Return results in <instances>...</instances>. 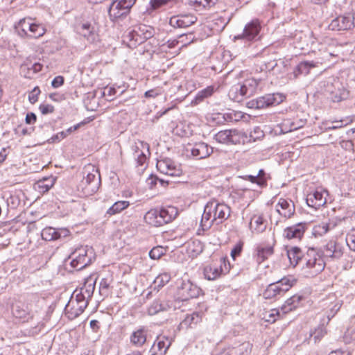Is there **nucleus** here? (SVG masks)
<instances>
[{
    "mask_svg": "<svg viewBox=\"0 0 355 355\" xmlns=\"http://www.w3.org/2000/svg\"><path fill=\"white\" fill-rule=\"evenodd\" d=\"M341 307V304L338 302H334L331 303L329 306L328 309L326 311L327 323L330 321V320L334 317L336 313L339 311Z\"/></svg>",
    "mask_w": 355,
    "mask_h": 355,
    "instance_id": "51",
    "label": "nucleus"
},
{
    "mask_svg": "<svg viewBox=\"0 0 355 355\" xmlns=\"http://www.w3.org/2000/svg\"><path fill=\"white\" fill-rule=\"evenodd\" d=\"M182 172L181 168L175 164L173 168L170 169L168 173L164 174L171 177H179L182 175Z\"/></svg>",
    "mask_w": 355,
    "mask_h": 355,
    "instance_id": "63",
    "label": "nucleus"
},
{
    "mask_svg": "<svg viewBox=\"0 0 355 355\" xmlns=\"http://www.w3.org/2000/svg\"><path fill=\"white\" fill-rule=\"evenodd\" d=\"M331 98L334 102H340L348 96V92L344 87H338V90L331 92Z\"/></svg>",
    "mask_w": 355,
    "mask_h": 355,
    "instance_id": "49",
    "label": "nucleus"
},
{
    "mask_svg": "<svg viewBox=\"0 0 355 355\" xmlns=\"http://www.w3.org/2000/svg\"><path fill=\"white\" fill-rule=\"evenodd\" d=\"M214 119H218L219 122H237L244 117V114L241 111L229 110L224 114L217 113L215 114Z\"/></svg>",
    "mask_w": 355,
    "mask_h": 355,
    "instance_id": "24",
    "label": "nucleus"
},
{
    "mask_svg": "<svg viewBox=\"0 0 355 355\" xmlns=\"http://www.w3.org/2000/svg\"><path fill=\"white\" fill-rule=\"evenodd\" d=\"M231 214L230 207L217 200L208 202L204 208L200 227L202 230H209L214 224L219 225L226 220Z\"/></svg>",
    "mask_w": 355,
    "mask_h": 355,
    "instance_id": "2",
    "label": "nucleus"
},
{
    "mask_svg": "<svg viewBox=\"0 0 355 355\" xmlns=\"http://www.w3.org/2000/svg\"><path fill=\"white\" fill-rule=\"evenodd\" d=\"M306 123L305 120L298 119L294 121H291L290 119H286L284 121V126H288V131L296 130L299 128H302Z\"/></svg>",
    "mask_w": 355,
    "mask_h": 355,
    "instance_id": "50",
    "label": "nucleus"
},
{
    "mask_svg": "<svg viewBox=\"0 0 355 355\" xmlns=\"http://www.w3.org/2000/svg\"><path fill=\"white\" fill-rule=\"evenodd\" d=\"M39 109L42 114H47L54 112V107L50 104H41Z\"/></svg>",
    "mask_w": 355,
    "mask_h": 355,
    "instance_id": "62",
    "label": "nucleus"
},
{
    "mask_svg": "<svg viewBox=\"0 0 355 355\" xmlns=\"http://www.w3.org/2000/svg\"><path fill=\"white\" fill-rule=\"evenodd\" d=\"M274 254V248L270 245L260 244L256 248V259L261 263Z\"/></svg>",
    "mask_w": 355,
    "mask_h": 355,
    "instance_id": "27",
    "label": "nucleus"
},
{
    "mask_svg": "<svg viewBox=\"0 0 355 355\" xmlns=\"http://www.w3.org/2000/svg\"><path fill=\"white\" fill-rule=\"evenodd\" d=\"M154 28L151 26L139 24L133 27L132 30L124 36L123 41L130 49H135L137 46L145 42L147 40L153 37Z\"/></svg>",
    "mask_w": 355,
    "mask_h": 355,
    "instance_id": "4",
    "label": "nucleus"
},
{
    "mask_svg": "<svg viewBox=\"0 0 355 355\" xmlns=\"http://www.w3.org/2000/svg\"><path fill=\"white\" fill-rule=\"evenodd\" d=\"M12 314L15 318L24 320L32 317L31 309L27 304L22 303H19L13 306Z\"/></svg>",
    "mask_w": 355,
    "mask_h": 355,
    "instance_id": "29",
    "label": "nucleus"
},
{
    "mask_svg": "<svg viewBox=\"0 0 355 355\" xmlns=\"http://www.w3.org/2000/svg\"><path fill=\"white\" fill-rule=\"evenodd\" d=\"M171 0H150V4L153 10L157 9L161 6L166 5Z\"/></svg>",
    "mask_w": 355,
    "mask_h": 355,
    "instance_id": "64",
    "label": "nucleus"
},
{
    "mask_svg": "<svg viewBox=\"0 0 355 355\" xmlns=\"http://www.w3.org/2000/svg\"><path fill=\"white\" fill-rule=\"evenodd\" d=\"M130 205L128 201L126 200H121L114 202L112 207H110L107 211V214L110 216L114 215L121 212V211L126 209Z\"/></svg>",
    "mask_w": 355,
    "mask_h": 355,
    "instance_id": "43",
    "label": "nucleus"
},
{
    "mask_svg": "<svg viewBox=\"0 0 355 355\" xmlns=\"http://www.w3.org/2000/svg\"><path fill=\"white\" fill-rule=\"evenodd\" d=\"M260 80L254 78H248L241 84L244 96L246 98L252 96L257 90Z\"/></svg>",
    "mask_w": 355,
    "mask_h": 355,
    "instance_id": "28",
    "label": "nucleus"
},
{
    "mask_svg": "<svg viewBox=\"0 0 355 355\" xmlns=\"http://www.w3.org/2000/svg\"><path fill=\"white\" fill-rule=\"evenodd\" d=\"M275 283L280 285L281 289H284V293H285L296 283V279L292 276H287L282 278Z\"/></svg>",
    "mask_w": 355,
    "mask_h": 355,
    "instance_id": "46",
    "label": "nucleus"
},
{
    "mask_svg": "<svg viewBox=\"0 0 355 355\" xmlns=\"http://www.w3.org/2000/svg\"><path fill=\"white\" fill-rule=\"evenodd\" d=\"M164 249L162 246L154 247L149 252V257L153 260L159 259L164 254Z\"/></svg>",
    "mask_w": 355,
    "mask_h": 355,
    "instance_id": "54",
    "label": "nucleus"
},
{
    "mask_svg": "<svg viewBox=\"0 0 355 355\" xmlns=\"http://www.w3.org/2000/svg\"><path fill=\"white\" fill-rule=\"evenodd\" d=\"M202 290L190 280H182L178 286V295L182 301L198 297Z\"/></svg>",
    "mask_w": 355,
    "mask_h": 355,
    "instance_id": "12",
    "label": "nucleus"
},
{
    "mask_svg": "<svg viewBox=\"0 0 355 355\" xmlns=\"http://www.w3.org/2000/svg\"><path fill=\"white\" fill-rule=\"evenodd\" d=\"M147 147L148 144L143 141H139V144L135 143L131 146L134 159L136 160L137 166H142L146 161V155L141 148Z\"/></svg>",
    "mask_w": 355,
    "mask_h": 355,
    "instance_id": "26",
    "label": "nucleus"
},
{
    "mask_svg": "<svg viewBox=\"0 0 355 355\" xmlns=\"http://www.w3.org/2000/svg\"><path fill=\"white\" fill-rule=\"evenodd\" d=\"M327 334L326 328L324 323L316 328L313 333L311 334V336L313 338L315 343L319 342L321 338Z\"/></svg>",
    "mask_w": 355,
    "mask_h": 355,
    "instance_id": "52",
    "label": "nucleus"
},
{
    "mask_svg": "<svg viewBox=\"0 0 355 355\" xmlns=\"http://www.w3.org/2000/svg\"><path fill=\"white\" fill-rule=\"evenodd\" d=\"M94 259L93 249L87 246L76 249L68 258L71 267L76 270H80L90 265Z\"/></svg>",
    "mask_w": 355,
    "mask_h": 355,
    "instance_id": "6",
    "label": "nucleus"
},
{
    "mask_svg": "<svg viewBox=\"0 0 355 355\" xmlns=\"http://www.w3.org/2000/svg\"><path fill=\"white\" fill-rule=\"evenodd\" d=\"M67 136V133L64 131H62L58 132V134L52 136L50 139L47 140V142L49 144H53L55 142H59L64 138H65Z\"/></svg>",
    "mask_w": 355,
    "mask_h": 355,
    "instance_id": "59",
    "label": "nucleus"
},
{
    "mask_svg": "<svg viewBox=\"0 0 355 355\" xmlns=\"http://www.w3.org/2000/svg\"><path fill=\"white\" fill-rule=\"evenodd\" d=\"M306 201L309 207H313L315 209L323 206L327 202L326 198L323 196V193L318 190L309 193Z\"/></svg>",
    "mask_w": 355,
    "mask_h": 355,
    "instance_id": "22",
    "label": "nucleus"
},
{
    "mask_svg": "<svg viewBox=\"0 0 355 355\" xmlns=\"http://www.w3.org/2000/svg\"><path fill=\"white\" fill-rule=\"evenodd\" d=\"M73 299L76 302H78L79 304L83 302V306L87 308L90 298L86 297V295L78 289L73 292Z\"/></svg>",
    "mask_w": 355,
    "mask_h": 355,
    "instance_id": "53",
    "label": "nucleus"
},
{
    "mask_svg": "<svg viewBox=\"0 0 355 355\" xmlns=\"http://www.w3.org/2000/svg\"><path fill=\"white\" fill-rule=\"evenodd\" d=\"M251 228H254L257 233H261L266 229L267 221L261 215L254 216L250 221Z\"/></svg>",
    "mask_w": 355,
    "mask_h": 355,
    "instance_id": "39",
    "label": "nucleus"
},
{
    "mask_svg": "<svg viewBox=\"0 0 355 355\" xmlns=\"http://www.w3.org/2000/svg\"><path fill=\"white\" fill-rule=\"evenodd\" d=\"M238 135L236 130H225L217 132L214 135L216 141L220 144H236L235 137Z\"/></svg>",
    "mask_w": 355,
    "mask_h": 355,
    "instance_id": "25",
    "label": "nucleus"
},
{
    "mask_svg": "<svg viewBox=\"0 0 355 355\" xmlns=\"http://www.w3.org/2000/svg\"><path fill=\"white\" fill-rule=\"evenodd\" d=\"M112 279L108 277L103 278L99 284V293L103 297H107L110 293V286L112 283Z\"/></svg>",
    "mask_w": 355,
    "mask_h": 355,
    "instance_id": "48",
    "label": "nucleus"
},
{
    "mask_svg": "<svg viewBox=\"0 0 355 355\" xmlns=\"http://www.w3.org/2000/svg\"><path fill=\"white\" fill-rule=\"evenodd\" d=\"M316 63L313 61H303L297 64L293 73L295 77L299 75H306L309 73L311 68L315 67Z\"/></svg>",
    "mask_w": 355,
    "mask_h": 355,
    "instance_id": "37",
    "label": "nucleus"
},
{
    "mask_svg": "<svg viewBox=\"0 0 355 355\" xmlns=\"http://www.w3.org/2000/svg\"><path fill=\"white\" fill-rule=\"evenodd\" d=\"M170 309L168 303L162 302L159 300H154L148 306L147 313L149 315H154L159 312L166 311Z\"/></svg>",
    "mask_w": 355,
    "mask_h": 355,
    "instance_id": "33",
    "label": "nucleus"
},
{
    "mask_svg": "<svg viewBox=\"0 0 355 355\" xmlns=\"http://www.w3.org/2000/svg\"><path fill=\"white\" fill-rule=\"evenodd\" d=\"M243 243L240 241L238 243H236L232 248L231 251V257L234 260H235L236 258L241 254L243 250Z\"/></svg>",
    "mask_w": 355,
    "mask_h": 355,
    "instance_id": "57",
    "label": "nucleus"
},
{
    "mask_svg": "<svg viewBox=\"0 0 355 355\" xmlns=\"http://www.w3.org/2000/svg\"><path fill=\"white\" fill-rule=\"evenodd\" d=\"M251 350V345L249 343H243L236 347H232L227 352H223L220 355H245Z\"/></svg>",
    "mask_w": 355,
    "mask_h": 355,
    "instance_id": "38",
    "label": "nucleus"
},
{
    "mask_svg": "<svg viewBox=\"0 0 355 355\" xmlns=\"http://www.w3.org/2000/svg\"><path fill=\"white\" fill-rule=\"evenodd\" d=\"M15 28L19 36L22 38L37 39L46 33V29L42 24L32 22L31 18L21 19L15 25Z\"/></svg>",
    "mask_w": 355,
    "mask_h": 355,
    "instance_id": "5",
    "label": "nucleus"
},
{
    "mask_svg": "<svg viewBox=\"0 0 355 355\" xmlns=\"http://www.w3.org/2000/svg\"><path fill=\"white\" fill-rule=\"evenodd\" d=\"M302 297L301 295H295L290 298H288L284 306V309H286L287 311H292L297 307L300 301L302 300Z\"/></svg>",
    "mask_w": 355,
    "mask_h": 355,
    "instance_id": "47",
    "label": "nucleus"
},
{
    "mask_svg": "<svg viewBox=\"0 0 355 355\" xmlns=\"http://www.w3.org/2000/svg\"><path fill=\"white\" fill-rule=\"evenodd\" d=\"M218 0H188V4L198 12L214 6Z\"/></svg>",
    "mask_w": 355,
    "mask_h": 355,
    "instance_id": "32",
    "label": "nucleus"
},
{
    "mask_svg": "<svg viewBox=\"0 0 355 355\" xmlns=\"http://www.w3.org/2000/svg\"><path fill=\"white\" fill-rule=\"evenodd\" d=\"M228 96L230 98L234 101L240 102L243 98H246L243 95L242 86L240 83L233 85L229 91Z\"/></svg>",
    "mask_w": 355,
    "mask_h": 355,
    "instance_id": "42",
    "label": "nucleus"
},
{
    "mask_svg": "<svg viewBox=\"0 0 355 355\" xmlns=\"http://www.w3.org/2000/svg\"><path fill=\"white\" fill-rule=\"evenodd\" d=\"M278 213L286 218H291L295 213V205L291 200L280 198L276 206Z\"/></svg>",
    "mask_w": 355,
    "mask_h": 355,
    "instance_id": "21",
    "label": "nucleus"
},
{
    "mask_svg": "<svg viewBox=\"0 0 355 355\" xmlns=\"http://www.w3.org/2000/svg\"><path fill=\"white\" fill-rule=\"evenodd\" d=\"M96 281V278L93 276H89L85 279L83 286L79 291L84 293L86 295V297L91 299L95 289Z\"/></svg>",
    "mask_w": 355,
    "mask_h": 355,
    "instance_id": "36",
    "label": "nucleus"
},
{
    "mask_svg": "<svg viewBox=\"0 0 355 355\" xmlns=\"http://www.w3.org/2000/svg\"><path fill=\"white\" fill-rule=\"evenodd\" d=\"M190 150L193 157L200 159L209 157L213 153V148L204 142H199L195 144Z\"/></svg>",
    "mask_w": 355,
    "mask_h": 355,
    "instance_id": "20",
    "label": "nucleus"
},
{
    "mask_svg": "<svg viewBox=\"0 0 355 355\" xmlns=\"http://www.w3.org/2000/svg\"><path fill=\"white\" fill-rule=\"evenodd\" d=\"M86 173L87 175L83 177L80 187L85 194L92 195L98 191L101 185V176L98 170L93 166L92 172L85 171L84 173Z\"/></svg>",
    "mask_w": 355,
    "mask_h": 355,
    "instance_id": "10",
    "label": "nucleus"
},
{
    "mask_svg": "<svg viewBox=\"0 0 355 355\" xmlns=\"http://www.w3.org/2000/svg\"><path fill=\"white\" fill-rule=\"evenodd\" d=\"M291 264L297 265L307 277H313L324 270L325 263L322 254L315 248H309L306 252L297 246L291 247L286 251Z\"/></svg>",
    "mask_w": 355,
    "mask_h": 355,
    "instance_id": "1",
    "label": "nucleus"
},
{
    "mask_svg": "<svg viewBox=\"0 0 355 355\" xmlns=\"http://www.w3.org/2000/svg\"><path fill=\"white\" fill-rule=\"evenodd\" d=\"M354 27V21L349 16H338L334 19L329 25V29L340 31H347Z\"/></svg>",
    "mask_w": 355,
    "mask_h": 355,
    "instance_id": "17",
    "label": "nucleus"
},
{
    "mask_svg": "<svg viewBox=\"0 0 355 355\" xmlns=\"http://www.w3.org/2000/svg\"><path fill=\"white\" fill-rule=\"evenodd\" d=\"M116 89L113 87H106L102 92V96L105 97L106 100L111 101L114 99V96L116 94Z\"/></svg>",
    "mask_w": 355,
    "mask_h": 355,
    "instance_id": "55",
    "label": "nucleus"
},
{
    "mask_svg": "<svg viewBox=\"0 0 355 355\" xmlns=\"http://www.w3.org/2000/svg\"><path fill=\"white\" fill-rule=\"evenodd\" d=\"M346 242L349 249L355 251V232L347 236Z\"/></svg>",
    "mask_w": 355,
    "mask_h": 355,
    "instance_id": "60",
    "label": "nucleus"
},
{
    "mask_svg": "<svg viewBox=\"0 0 355 355\" xmlns=\"http://www.w3.org/2000/svg\"><path fill=\"white\" fill-rule=\"evenodd\" d=\"M283 294H284V289H281L280 285L276 283H272L268 286L263 295L265 299H273Z\"/></svg>",
    "mask_w": 355,
    "mask_h": 355,
    "instance_id": "35",
    "label": "nucleus"
},
{
    "mask_svg": "<svg viewBox=\"0 0 355 355\" xmlns=\"http://www.w3.org/2000/svg\"><path fill=\"white\" fill-rule=\"evenodd\" d=\"M83 303H78L73 299V295H72L69 301L67 304L64 308V313L67 318L70 320H73L81 315L85 309Z\"/></svg>",
    "mask_w": 355,
    "mask_h": 355,
    "instance_id": "18",
    "label": "nucleus"
},
{
    "mask_svg": "<svg viewBox=\"0 0 355 355\" xmlns=\"http://www.w3.org/2000/svg\"><path fill=\"white\" fill-rule=\"evenodd\" d=\"M69 234L67 229H55L47 227L42 230L41 236L42 239L48 241H55L61 237H66Z\"/></svg>",
    "mask_w": 355,
    "mask_h": 355,
    "instance_id": "19",
    "label": "nucleus"
},
{
    "mask_svg": "<svg viewBox=\"0 0 355 355\" xmlns=\"http://www.w3.org/2000/svg\"><path fill=\"white\" fill-rule=\"evenodd\" d=\"M197 21V17L191 14L173 16L170 18L169 24L173 28H185Z\"/></svg>",
    "mask_w": 355,
    "mask_h": 355,
    "instance_id": "13",
    "label": "nucleus"
},
{
    "mask_svg": "<svg viewBox=\"0 0 355 355\" xmlns=\"http://www.w3.org/2000/svg\"><path fill=\"white\" fill-rule=\"evenodd\" d=\"M343 253V245L336 241L331 240L324 246V255L332 259H340Z\"/></svg>",
    "mask_w": 355,
    "mask_h": 355,
    "instance_id": "14",
    "label": "nucleus"
},
{
    "mask_svg": "<svg viewBox=\"0 0 355 355\" xmlns=\"http://www.w3.org/2000/svg\"><path fill=\"white\" fill-rule=\"evenodd\" d=\"M76 32L87 39L89 42H94L96 40V35L94 32V27L89 22L80 23L76 26Z\"/></svg>",
    "mask_w": 355,
    "mask_h": 355,
    "instance_id": "23",
    "label": "nucleus"
},
{
    "mask_svg": "<svg viewBox=\"0 0 355 355\" xmlns=\"http://www.w3.org/2000/svg\"><path fill=\"white\" fill-rule=\"evenodd\" d=\"M306 223H298L293 225L287 227L284 229L283 236L284 238L291 239L300 240L306 230Z\"/></svg>",
    "mask_w": 355,
    "mask_h": 355,
    "instance_id": "15",
    "label": "nucleus"
},
{
    "mask_svg": "<svg viewBox=\"0 0 355 355\" xmlns=\"http://www.w3.org/2000/svg\"><path fill=\"white\" fill-rule=\"evenodd\" d=\"M171 275L168 272L159 274L154 280V289L157 291L171 280Z\"/></svg>",
    "mask_w": 355,
    "mask_h": 355,
    "instance_id": "45",
    "label": "nucleus"
},
{
    "mask_svg": "<svg viewBox=\"0 0 355 355\" xmlns=\"http://www.w3.org/2000/svg\"><path fill=\"white\" fill-rule=\"evenodd\" d=\"M264 136L263 132L260 129V128L257 127L254 129L252 132L250 133V138L253 139L254 141H256L257 139H259L262 138Z\"/></svg>",
    "mask_w": 355,
    "mask_h": 355,
    "instance_id": "61",
    "label": "nucleus"
},
{
    "mask_svg": "<svg viewBox=\"0 0 355 355\" xmlns=\"http://www.w3.org/2000/svg\"><path fill=\"white\" fill-rule=\"evenodd\" d=\"M336 226V224L321 223L316 225L313 228V234L315 236H322L327 234L330 230H332Z\"/></svg>",
    "mask_w": 355,
    "mask_h": 355,
    "instance_id": "41",
    "label": "nucleus"
},
{
    "mask_svg": "<svg viewBox=\"0 0 355 355\" xmlns=\"http://www.w3.org/2000/svg\"><path fill=\"white\" fill-rule=\"evenodd\" d=\"M171 345V340L166 336L159 335L157 337L150 349L151 355H164Z\"/></svg>",
    "mask_w": 355,
    "mask_h": 355,
    "instance_id": "16",
    "label": "nucleus"
},
{
    "mask_svg": "<svg viewBox=\"0 0 355 355\" xmlns=\"http://www.w3.org/2000/svg\"><path fill=\"white\" fill-rule=\"evenodd\" d=\"M261 28V21L258 19H252L245 24L241 34L234 36V40L248 43L257 41L261 38L259 34Z\"/></svg>",
    "mask_w": 355,
    "mask_h": 355,
    "instance_id": "8",
    "label": "nucleus"
},
{
    "mask_svg": "<svg viewBox=\"0 0 355 355\" xmlns=\"http://www.w3.org/2000/svg\"><path fill=\"white\" fill-rule=\"evenodd\" d=\"M147 330L141 327L133 331L130 336V343L136 347H141L146 341Z\"/></svg>",
    "mask_w": 355,
    "mask_h": 355,
    "instance_id": "30",
    "label": "nucleus"
},
{
    "mask_svg": "<svg viewBox=\"0 0 355 355\" xmlns=\"http://www.w3.org/2000/svg\"><path fill=\"white\" fill-rule=\"evenodd\" d=\"M40 94L39 87H35L28 94V100L31 104H34L38 100V96Z\"/></svg>",
    "mask_w": 355,
    "mask_h": 355,
    "instance_id": "58",
    "label": "nucleus"
},
{
    "mask_svg": "<svg viewBox=\"0 0 355 355\" xmlns=\"http://www.w3.org/2000/svg\"><path fill=\"white\" fill-rule=\"evenodd\" d=\"M136 0H112L108 9V15L112 21H116L127 16Z\"/></svg>",
    "mask_w": 355,
    "mask_h": 355,
    "instance_id": "9",
    "label": "nucleus"
},
{
    "mask_svg": "<svg viewBox=\"0 0 355 355\" xmlns=\"http://www.w3.org/2000/svg\"><path fill=\"white\" fill-rule=\"evenodd\" d=\"M178 215V210L175 207L168 206L160 209H151L144 216V220L148 224L160 227L171 223Z\"/></svg>",
    "mask_w": 355,
    "mask_h": 355,
    "instance_id": "3",
    "label": "nucleus"
},
{
    "mask_svg": "<svg viewBox=\"0 0 355 355\" xmlns=\"http://www.w3.org/2000/svg\"><path fill=\"white\" fill-rule=\"evenodd\" d=\"M202 312L193 311L192 313L187 315L181 324L187 327H193L202 321Z\"/></svg>",
    "mask_w": 355,
    "mask_h": 355,
    "instance_id": "34",
    "label": "nucleus"
},
{
    "mask_svg": "<svg viewBox=\"0 0 355 355\" xmlns=\"http://www.w3.org/2000/svg\"><path fill=\"white\" fill-rule=\"evenodd\" d=\"M175 164L171 159H163L158 160L156 164L157 170L162 173H168V171Z\"/></svg>",
    "mask_w": 355,
    "mask_h": 355,
    "instance_id": "44",
    "label": "nucleus"
},
{
    "mask_svg": "<svg viewBox=\"0 0 355 355\" xmlns=\"http://www.w3.org/2000/svg\"><path fill=\"white\" fill-rule=\"evenodd\" d=\"M239 178L245 180H249L252 183L257 184L260 187H265V183L261 180H257V176L252 175H247L243 176H239Z\"/></svg>",
    "mask_w": 355,
    "mask_h": 355,
    "instance_id": "56",
    "label": "nucleus"
},
{
    "mask_svg": "<svg viewBox=\"0 0 355 355\" xmlns=\"http://www.w3.org/2000/svg\"><path fill=\"white\" fill-rule=\"evenodd\" d=\"M214 93V87L209 86L200 91L196 95L194 99L191 101V105H196L203 101L205 98L211 96Z\"/></svg>",
    "mask_w": 355,
    "mask_h": 355,
    "instance_id": "40",
    "label": "nucleus"
},
{
    "mask_svg": "<svg viewBox=\"0 0 355 355\" xmlns=\"http://www.w3.org/2000/svg\"><path fill=\"white\" fill-rule=\"evenodd\" d=\"M55 182V178L54 177H45L37 181L34 184V188L40 193H44L54 185Z\"/></svg>",
    "mask_w": 355,
    "mask_h": 355,
    "instance_id": "31",
    "label": "nucleus"
},
{
    "mask_svg": "<svg viewBox=\"0 0 355 355\" xmlns=\"http://www.w3.org/2000/svg\"><path fill=\"white\" fill-rule=\"evenodd\" d=\"M230 264L229 261L225 257H221L219 265L212 264L205 267L204 275L208 280H215L220 277L221 275L227 273L230 271Z\"/></svg>",
    "mask_w": 355,
    "mask_h": 355,
    "instance_id": "11",
    "label": "nucleus"
},
{
    "mask_svg": "<svg viewBox=\"0 0 355 355\" xmlns=\"http://www.w3.org/2000/svg\"><path fill=\"white\" fill-rule=\"evenodd\" d=\"M285 96L279 93L268 94L247 103V106L251 109H263L280 104Z\"/></svg>",
    "mask_w": 355,
    "mask_h": 355,
    "instance_id": "7",
    "label": "nucleus"
}]
</instances>
